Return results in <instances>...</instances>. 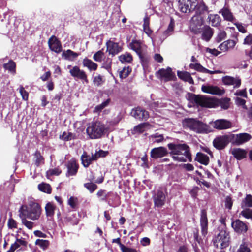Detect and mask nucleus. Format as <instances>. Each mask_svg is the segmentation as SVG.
Returning <instances> with one entry per match:
<instances>
[{"label": "nucleus", "instance_id": "f257e3e1", "mask_svg": "<svg viewBox=\"0 0 252 252\" xmlns=\"http://www.w3.org/2000/svg\"><path fill=\"white\" fill-rule=\"evenodd\" d=\"M168 147L173 159L177 162H189L192 161L190 148L186 144L169 143Z\"/></svg>", "mask_w": 252, "mask_h": 252}, {"label": "nucleus", "instance_id": "f03ea898", "mask_svg": "<svg viewBox=\"0 0 252 252\" xmlns=\"http://www.w3.org/2000/svg\"><path fill=\"white\" fill-rule=\"evenodd\" d=\"M19 216H24L33 220H37L40 218L41 208L39 204L31 203L30 207L22 205L19 210Z\"/></svg>", "mask_w": 252, "mask_h": 252}, {"label": "nucleus", "instance_id": "7ed1b4c3", "mask_svg": "<svg viewBox=\"0 0 252 252\" xmlns=\"http://www.w3.org/2000/svg\"><path fill=\"white\" fill-rule=\"evenodd\" d=\"M214 246L217 248L223 249L228 247L230 242V232L223 227L220 229L219 233L213 238Z\"/></svg>", "mask_w": 252, "mask_h": 252}, {"label": "nucleus", "instance_id": "20e7f679", "mask_svg": "<svg viewBox=\"0 0 252 252\" xmlns=\"http://www.w3.org/2000/svg\"><path fill=\"white\" fill-rule=\"evenodd\" d=\"M183 124L197 133H204L208 131L209 126L207 125L194 119H186L184 121Z\"/></svg>", "mask_w": 252, "mask_h": 252}, {"label": "nucleus", "instance_id": "39448f33", "mask_svg": "<svg viewBox=\"0 0 252 252\" xmlns=\"http://www.w3.org/2000/svg\"><path fill=\"white\" fill-rule=\"evenodd\" d=\"M106 128L104 125L99 122L92 123L86 129V132L91 139L100 138L105 133Z\"/></svg>", "mask_w": 252, "mask_h": 252}, {"label": "nucleus", "instance_id": "423d86ee", "mask_svg": "<svg viewBox=\"0 0 252 252\" xmlns=\"http://www.w3.org/2000/svg\"><path fill=\"white\" fill-rule=\"evenodd\" d=\"M194 11L197 15H194L192 17L191 20L192 22L197 26H200L203 24V17L202 15L208 12V7L203 2L200 3L196 2V6Z\"/></svg>", "mask_w": 252, "mask_h": 252}, {"label": "nucleus", "instance_id": "0eeeda50", "mask_svg": "<svg viewBox=\"0 0 252 252\" xmlns=\"http://www.w3.org/2000/svg\"><path fill=\"white\" fill-rule=\"evenodd\" d=\"M189 100L191 102L201 107L208 108L213 107V104L210 99L201 95L190 94Z\"/></svg>", "mask_w": 252, "mask_h": 252}, {"label": "nucleus", "instance_id": "6e6552de", "mask_svg": "<svg viewBox=\"0 0 252 252\" xmlns=\"http://www.w3.org/2000/svg\"><path fill=\"white\" fill-rule=\"evenodd\" d=\"M230 139V136L226 135L217 137L213 141V146L218 150H222L228 144Z\"/></svg>", "mask_w": 252, "mask_h": 252}, {"label": "nucleus", "instance_id": "1a4fd4ad", "mask_svg": "<svg viewBox=\"0 0 252 252\" xmlns=\"http://www.w3.org/2000/svg\"><path fill=\"white\" fill-rule=\"evenodd\" d=\"M230 137L232 143L236 145H242L249 141L252 138L251 135L247 133L232 134Z\"/></svg>", "mask_w": 252, "mask_h": 252}, {"label": "nucleus", "instance_id": "9d476101", "mask_svg": "<svg viewBox=\"0 0 252 252\" xmlns=\"http://www.w3.org/2000/svg\"><path fill=\"white\" fill-rule=\"evenodd\" d=\"M231 225L234 231L238 234H243L248 230L246 224L239 219L232 220Z\"/></svg>", "mask_w": 252, "mask_h": 252}, {"label": "nucleus", "instance_id": "9b49d317", "mask_svg": "<svg viewBox=\"0 0 252 252\" xmlns=\"http://www.w3.org/2000/svg\"><path fill=\"white\" fill-rule=\"evenodd\" d=\"M222 81L225 85L233 86L234 88L240 87L241 84V80L239 76L234 77L230 76H225L222 78Z\"/></svg>", "mask_w": 252, "mask_h": 252}, {"label": "nucleus", "instance_id": "f8f14e48", "mask_svg": "<svg viewBox=\"0 0 252 252\" xmlns=\"http://www.w3.org/2000/svg\"><path fill=\"white\" fill-rule=\"evenodd\" d=\"M153 198L156 207L160 208L165 204V195L161 190L155 191L153 195Z\"/></svg>", "mask_w": 252, "mask_h": 252}, {"label": "nucleus", "instance_id": "ddd939ff", "mask_svg": "<svg viewBox=\"0 0 252 252\" xmlns=\"http://www.w3.org/2000/svg\"><path fill=\"white\" fill-rule=\"evenodd\" d=\"M200 226L202 236L205 238L208 232V219L206 211L204 209L202 210L201 211Z\"/></svg>", "mask_w": 252, "mask_h": 252}, {"label": "nucleus", "instance_id": "4468645a", "mask_svg": "<svg viewBox=\"0 0 252 252\" xmlns=\"http://www.w3.org/2000/svg\"><path fill=\"white\" fill-rule=\"evenodd\" d=\"M211 124L214 128L219 130L228 129L232 126L231 123L225 119L217 120Z\"/></svg>", "mask_w": 252, "mask_h": 252}, {"label": "nucleus", "instance_id": "2eb2a0df", "mask_svg": "<svg viewBox=\"0 0 252 252\" xmlns=\"http://www.w3.org/2000/svg\"><path fill=\"white\" fill-rule=\"evenodd\" d=\"M168 154L167 149L163 147H159L152 149L150 152L151 158L154 159L161 158L167 156Z\"/></svg>", "mask_w": 252, "mask_h": 252}, {"label": "nucleus", "instance_id": "dca6fc26", "mask_svg": "<svg viewBox=\"0 0 252 252\" xmlns=\"http://www.w3.org/2000/svg\"><path fill=\"white\" fill-rule=\"evenodd\" d=\"M69 72L73 77L88 82L86 73L83 70L80 69L79 67L77 66H74L70 69Z\"/></svg>", "mask_w": 252, "mask_h": 252}, {"label": "nucleus", "instance_id": "f3484780", "mask_svg": "<svg viewBox=\"0 0 252 252\" xmlns=\"http://www.w3.org/2000/svg\"><path fill=\"white\" fill-rule=\"evenodd\" d=\"M66 166L67 171L65 175L67 177L76 175L78 171V165L74 160L72 159L70 160Z\"/></svg>", "mask_w": 252, "mask_h": 252}, {"label": "nucleus", "instance_id": "a211bd4d", "mask_svg": "<svg viewBox=\"0 0 252 252\" xmlns=\"http://www.w3.org/2000/svg\"><path fill=\"white\" fill-rule=\"evenodd\" d=\"M131 114L135 119L140 120H146L149 118L148 112L140 108L133 109L131 112Z\"/></svg>", "mask_w": 252, "mask_h": 252}, {"label": "nucleus", "instance_id": "6ab92c4d", "mask_svg": "<svg viewBox=\"0 0 252 252\" xmlns=\"http://www.w3.org/2000/svg\"><path fill=\"white\" fill-rule=\"evenodd\" d=\"M157 74L158 77L165 81H169L173 77V73L170 67L166 69H161L158 71Z\"/></svg>", "mask_w": 252, "mask_h": 252}, {"label": "nucleus", "instance_id": "aec40b11", "mask_svg": "<svg viewBox=\"0 0 252 252\" xmlns=\"http://www.w3.org/2000/svg\"><path fill=\"white\" fill-rule=\"evenodd\" d=\"M107 51L109 52V55L112 56L118 54L121 51V47L118 43L109 40L106 43Z\"/></svg>", "mask_w": 252, "mask_h": 252}, {"label": "nucleus", "instance_id": "412c9836", "mask_svg": "<svg viewBox=\"0 0 252 252\" xmlns=\"http://www.w3.org/2000/svg\"><path fill=\"white\" fill-rule=\"evenodd\" d=\"M50 49L56 52L59 53L62 51V45L60 41L55 37H51L48 41Z\"/></svg>", "mask_w": 252, "mask_h": 252}, {"label": "nucleus", "instance_id": "4be33fe9", "mask_svg": "<svg viewBox=\"0 0 252 252\" xmlns=\"http://www.w3.org/2000/svg\"><path fill=\"white\" fill-rule=\"evenodd\" d=\"M202 91L205 93L221 95L224 93V91L217 86L203 85L201 87Z\"/></svg>", "mask_w": 252, "mask_h": 252}, {"label": "nucleus", "instance_id": "5701e85b", "mask_svg": "<svg viewBox=\"0 0 252 252\" xmlns=\"http://www.w3.org/2000/svg\"><path fill=\"white\" fill-rule=\"evenodd\" d=\"M174 29V22L173 19H171L170 22L168 26L167 29L164 31L160 37L161 42L164 40L166 38L173 34Z\"/></svg>", "mask_w": 252, "mask_h": 252}, {"label": "nucleus", "instance_id": "b1692460", "mask_svg": "<svg viewBox=\"0 0 252 252\" xmlns=\"http://www.w3.org/2000/svg\"><path fill=\"white\" fill-rule=\"evenodd\" d=\"M131 49L135 51L142 62L144 59L142 55L141 43L139 41L133 40L129 44Z\"/></svg>", "mask_w": 252, "mask_h": 252}, {"label": "nucleus", "instance_id": "393cba45", "mask_svg": "<svg viewBox=\"0 0 252 252\" xmlns=\"http://www.w3.org/2000/svg\"><path fill=\"white\" fill-rule=\"evenodd\" d=\"M232 154L238 160H241L246 158L247 151L241 148H234L231 151Z\"/></svg>", "mask_w": 252, "mask_h": 252}, {"label": "nucleus", "instance_id": "a878e982", "mask_svg": "<svg viewBox=\"0 0 252 252\" xmlns=\"http://www.w3.org/2000/svg\"><path fill=\"white\" fill-rule=\"evenodd\" d=\"M177 75L178 77L186 82H189L190 84H193L194 81L191 77V74L187 71H177Z\"/></svg>", "mask_w": 252, "mask_h": 252}, {"label": "nucleus", "instance_id": "bb28decb", "mask_svg": "<svg viewBox=\"0 0 252 252\" xmlns=\"http://www.w3.org/2000/svg\"><path fill=\"white\" fill-rule=\"evenodd\" d=\"M188 0H179V8L180 11L183 13H189L193 11L194 10L189 8V6L188 5Z\"/></svg>", "mask_w": 252, "mask_h": 252}, {"label": "nucleus", "instance_id": "cd10ccee", "mask_svg": "<svg viewBox=\"0 0 252 252\" xmlns=\"http://www.w3.org/2000/svg\"><path fill=\"white\" fill-rule=\"evenodd\" d=\"M195 160L202 164L207 165L209 162V158L205 154L199 152L196 154Z\"/></svg>", "mask_w": 252, "mask_h": 252}, {"label": "nucleus", "instance_id": "c85d7f7f", "mask_svg": "<svg viewBox=\"0 0 252 252\" xmlns=\"http://www.w3.org/2000/svg\"><path fill=\"white\" fill-rule=\"evenodd\" d=\"M82 63L84 67L88 68L90 71L97 69V64L87 58L83 60Z\"/></svg>", "mask_w": 252, "mask_h": 252}, {"label": "nucleus", "instance_id": "c756f323", "mask_svg": "<svg viewBox=\"0 0 252 252\" xmlns=\"http://www.w3.org/2000/svg\"><path fill=\"white\" fill-rule=\"evenodd\" d=\"M241 206L243 209L252 207V195L247 194L245 197L242 199Z\"/></svg>", "mask_w": 252, "mask_h": 252}, {"label": "nucleus", "instance_id": "7c9ffc66", "mask_svg": "<svg viewBox=\"0 0 252 252\" xmlns=\"http://www.w3.org/2000/svg\"><path fill=\"white\" fill-rule=\"evenodd\" d=\"M79 55V53L74 52L71 50L64 51V59L70 61H74Z\"/></svg>", "mask_w": 252, "mask_h": 252}, {"label": "nucleus", "instance_id": "2f4dec72", "mask_svg": "<svg viewBox=\"0 0 252 252\" xmlns=\"http://www.w3.org/2000/svg\"><path fill=\"white\" fill-rule=\"evenodd\" d=\"M82 163L85 167H88L93 161L92 156L88 155L87 153L84 152L81 157Z\"/></svg>", "mask_w": 252, "mask_h": 252}, {"label": "nucleus", "instance_id": "473e14b6", "mask_svg": "<svg viewBox=\"0 0 252 252\" xmlns=\"http://www.w3.org/2000/svg\"><path fill=\"white\" fill-rule=\"evenodd\" d=\"M46 215L48 218H52L55 212L56 207L52 202H48L45 207Z\"/></svg>", "mask_w": 252, "mask_h": 252}, {"label": "nucleus", "instance_id": "72a5a7b5", "mask_svg": "<svg viewBox=\"0 0 252 252\" xmlns=\"http://www.w3.org/2000/svg\"><path fill=\"white\" fill-rule=\"evenodd\" d=\"M3 66L5 70L13 75L16 73V63L13 61L9 60L8 63H4Z\"/></svg>", "mask_w": 252, "mask_h": 252}, {"label": "nucleus", "instance_id": "f704fd0d", "mask_svg": "<svg viewBox=\"0 0 252 252\" xmlns=\"http://www.w3.org/2000/svg\"><path fill=\"white\" fill-rule=\"evenodd\" d=\"M208 19L212 26L216 27L220 24V19L218 14H210Z\"/></svg>", "mask_w": 252, "mask_h": 252}, {"label": "nucleus", "instance_id": "c9c22d12", "mask_svg": "<svg viewBox=\"0 0 252 252\" xmlns=\"http://www.w3.org/2000/svg\"><path fill=\"white\" fill-rule=\"evenodd\" d=\"M213 34V32L212 29L209 27H207L203 31L202 38L206 41H208L211 38Z\"/></svg>", "mask_w": 252, "mask_h": 252}, {"label": "nucleus", "instance_id": "e433bc0d", "mask_svg": "<svg viewBox=\"0 0 252 252\" xmlns=\"http://www.w3.org/2000/svg\"><path fill=\"white\" fill-rule=\"evenodd\" d=\"M62 173V169L58 168H51L46 171V176L48 179H50L51 176H58Z\"/></svg>", "mask_w": 252, "mask_h": 252}, {"label": "nucleus", "instance_id": "4c0bfd02", "mask_svg": "<svg viewBox=\"0 0 252 252\" xmlns=\"http://www.w3.org/2000/svg\"><path fill=\"white\" fill-rule=\"evenodd\" d=\"M119 59L120 61L123 63H130L133 59L132 55L128 52H126L125 53L120 55L119 57Z\"/></svg>", "mask_w": 252, "mask_h": 252}, {"label": "nucleus", "instance_id": "58836bf2", "mask_svg": "<svg viewBox=\"0 0 252 252\" xmlns=\"http://www.w3.org/2000/svg\"><path fill=\"white\" fill-rule=\"evenodd\" d=\"M38 189L43 192L50 194L51 193L52 189L49 184L45 183H41L38 186Z\"/></svg>", "mask_w": 252, "mask_h": 252}, {"label": "nucleus", "instance_id": "ea45409f", "mask_svg": "<svg viewBox=\"0 0 252 252\" xmlns=\"http://www.w3.org/2000/svg\"><path fill=\"white\" fill-rule=\"evenodd\" d=\"M148 125L147 123H142L134 127L132 132L133 134L142 133L145 131V128Z\"/></svg>", "mask_w": 252, "mask_h": 252}, {"label": "nucleus", "instance_id": "a19ab883", "mask_svg": "<svg viewBox=\"0 0 252 252\" xmlns=\"http://www.w3.org/2000/svg\"><path fill=\"white\" fill-rule=\"evenodd\" d=\"M150 140L154 143H159L163 141L164 136L163 134H158L156 133L153 134L149 136Z\"/></svg>", "mask_w": 252, "mask_h": 252}, {"label": "nucleus", "instance_id": "79ce46f5", "mask_svg": "<svg viewBox=\"0 0 252 252\" xmlns=\"http://www.w3.org/2000/svg\"><path fill=\"white\" fill-rule=\"evenodd\" d=\"M224 203L225 208L229 211L232 209L233 203V200L230 195L226 196L224 199Z\"/></svg>", "mask_w": 252, "mask_h": 252}, {"label": "nucleus", "instance_id": "37998d69", "mask_svg": "<svg viewBox=\"0 0 252 252\" xmlns=\"http://www.w3.org/2000/svg\"><path fill=\"white\" fill-rule=\"evenodd\" d=\"M20 216V218L21 219L22 224L23 225H24L29 229H30V230L32 229L33 227V225H34L33 222L28 220L26 219V218H27V217H25L24 216Z\"/></svg>", "mask_w": 252, "mask_h": 252}, {"label": "nucleus", "instance_id": "c03bdc74", "mask_svg": "<svg viewBox=\"0 0 252 252\" xmlns=\"http://www.w3.org/2000/svg\"><path fill=\"white\" fill-rule=\"evenodd\" d=\"M222 15L224 18L229 21H232L233 20V16L232 13L226 8L222 10Z\"/></svg>", "mask_w": 252, "mask_h": 252}, {"label": "nucleus", "instance_id": "a18cd8bd", "mask_svg": "<svg viewBox=\"0 0 252 252\" xmlns=\"http://www.w3.org/2000/svg\"><path fill=\"white\" fill-rule=\"evenodd\" d=\"M240 215L247 219L252 220V209L250 208H244L240 213Z\"/></svg>", "mask_w": 252, "mask_h": 252}, {"label": "nucleus", "instance_id": "49530a36", "mask_svg": "<svg viewBox=\"0 0 252 252\" xmlns=\"http://www.w3.org/2000/svg\"><path fill=\"white\" fill-rule=\"evenodd\" d=\"M131 71V69L129 66L127 67H124L123 69L120 71L119 72L120 77L121 79L126 78L128 76Z\"/></svg>", "mask_w": 252, "mask_h": 252}, {"label": "nucleus", "instance_id": "de8ad7c7", "mask_svg": "<svg viewBox=\"0 0 252 252\" xmlns=\"http://www.w3.org/2000/svg\"><path fill=\"white\" fill-rule=\"evenodd\" d=\"M112 60L110 58H107L104 60L102 63V67L106 69L108 71L111 68Z\"/></svg>", "mask_w": 252, "mask_h": 252}, {"label": "nucleus", "instance_id": "09e8293b", "mask_svg": "<svg viewBox=\"0 0 252 252\" xmlns=\"http://www.w3.org/2000/svg\"><path fill=\"white\" fill-rule=\"evenodd\" d=\"M110 193L111 192L106 193V191L105 190H100L97 192V195L99 197H101V200L105 201Z\"/></svg>", "mask_w": 252, "mask_h": 252}, {"label": "nucleus", "instance_id": "8fccbe9b", "mask_svg": "<svg viewBox=\"0 0 252 252\" xmlns=\"http://www.w3.org/2000/svg\"><path fill=\"white\" fill-rule=\"evenodd\" d=\"M84 186L91 193L94 192L97 188V185L92 182L85 183Z\"/></svg>", "mask_w": 252, "mask_h": 252}, {"label": "nucleus", "instance_id": "3c124183", "mask_svg": "<svg viewBox=\"0 0 252 252\" xmlns=\"http://www.w3.org/2000/svg\"><path fill=\"white\" fill-rule=\"evenodd\" d=\"M103 56V52L101 50H99L94 55L93 59L96 62H100L102 61Z\"/></svg>", "mask_w": 252, "mask_h": 252}, {"label": "nucleus", "instance_id": "603ef678", "mask_svg": "<svg viewBox=\"0 0 252 252\" xmlns=\"http://www.w3.org/2000/svg\"><path fill=\"white\" fill-rule=\"evenodd\" d=\"M110 99H108L105 101L103 102L101 104L97 105L95 107V110L96 112H99L101 111L103 108H104L105 107H106L110 102Z\"/></svg>", "mask_w": 252, "mask_h": 252}, {"label": "nucleus", "instance_id": "864d4df0", "mask_svg": "<svg viewBox=\"0 0 252 252\" xmlns=\"http://www.w3.org/2000/svg\"><path fill=\"white\" fill-rule=\"evenodd\" d=\"M77 201V198L71 196L68 200L67 203L72 208L74 209L76 206Z\"/></svg>", "mask_w": 252, "mask_h": 252}, {"label": "nucleus", "instance_id": "5fc2aeb1", "mask_svg": "<svg viewBox=\"0 0 252 252\" xmlns=\"http://www.w3.org/2000/svg\"><path fill=\"white\" fill-rule=\"evenodd\" d=\"M235 102L237 105L242 106L243 108L246 110L248 109L246 105H245V100L240 97H237L235 99Z\"/></svg>", "mask_w": 252, "mask_h": 252}, {"label": "nucleus", "instance_id": "6e6d98bb", "mask_svg": "<svg viewBox=\"0 0 252 252\" xmlns=\"http://www.w3.org/2000/svg\"><path fill=\"white\" fill-rule=\"evenodd\" d=\"M189 67L191 69H193L201 72H202V71L204 67L201 64L198 63H190L189 65Z\"/></svg>", "mask_w": 252, "mask_h": 252}, {"label": "nucleus", "instance_id": "4d7b16f0", "mask_svg": "<svg viewBox=\"0 0 252 252\" xmlns=\"http://www.w3.org/2000/svg\"><path fill=\"white\" fill-rule=\"evenodd\" d=\"M19 92L23 99L24 100H27L28 99V93L25 90L23 86H20Z\"/></svg>", "mask_w": 252, "mask_h": 252}, {"label": "nucleus", "instance_id": "13d9d810", "mask_svg": "<svg viewBox=\"0 0 252 252\" xmlns=\"http://www.w3.org/2000/svg\"><path fill=\"white\" fill-rule=\"evenodd\" d=\"M226 36V33L224 31H220L217 36V41L218 42H220L222 40H224Z\"/></svg>", "mask_w": 252, "mask_h": 252}, {"label": "nucleus", "instance_id": "bf43d9fd", "mask_svg": "<svg viewBox=\"0 0 252 252\" xmlns=\"http://www.w3.org/2000/svg\"><path fill=\"white\" fill-rule=\"evenodd\" d=\"M35 243L36 245H38L42 247L43 249H45L47 247L48 242L45 240L37 239Z\"/></svg>", "mask_w": 252, "mask_h": 252}, {"label": "nucleus", "instance_id": "052dcab7", "mask_svg": "<svg viewBox=\"0 0 252 252\" xmlns=\"http://www.w3.org/2000/svg\"><path fill=\"white\" fill-rule=\"evenodd\" d=\"M235 95L243 96L244 98H247L246 89L237 90L234 94Z\"/></svg>", "mask_w": 252, "mask_h": 252}, {"label": "nucleus", "instance_id": "680f3d73", "mask_svg": "<svg viewBox=\"0 0 252 252\" xmlns=\"http://www.w3.org/2000/svg\"><path fill=\"white\" fill-rule=\"evenodd\" d=\"M250 249L245 244H241L236 252H250Z\"/></svg>", "mask_w": 252, "mask_h": 252}, {"label": "nucleus", "instance_id": "e2e57ef3", "mask_svg": "<svg viewBox=\"0 0 252 252\" xmlns=\"http://www.w3.org/2000/svg\"><path fill=\"white\" fill-rule=\"evenodd\" d=\"M8 226L10 228H17V223L14 220L10 218L8 221Z\"/></svg>", "mask_w": 252, "mask_h": 252}, {"label": "nucleus", "instance_id": "0e129e2a", "mask_svg": "<svg viewBox=\"0 0 252 252\" xmlns=\"http://www.w3.org/2000/svg\"><path fill=\"white\" fill-rule=\"evenodd\" d=\"M230 100V98H226L222 100V102L221 103V107L224 109H228L229 106Z\"/></svg>", "mask_w": 252, "mask_h": 252}, {"label": "nucleus", "instance_id": "69168bd1", "mask_svg": "<svg viewBox=\"0 0 252 252\" xmlns=\"http://www.w3.org/2000/svg\"><path fill=\"white\" fill-rule=\"evenodd\" d=\"M244 44L250 45L252 44V35L250 34L244 39Z\"/></svg>", "mask_w": 252, "mask_h": 252}, {"label": "nucleus", "instance_id": "338daca9", "mask_svg": "<svg viewBox=\"0 0 252 252\" xmlns=\"http://www.w3.org/2000/svg\"><path fill=\"white\" fill-rule=\"evenodd\" d=\"M102 81V76L100 75H99L97 76L94 77L93 79V82L97 86H99L101 84Z\"/></svg>", "mask_w": 252, "mask_h": 252}, {"label": "nucleus", "instance_id": "774afa93", "mask_svg": "<svg viewBox=\"0 0 252 252\" xmlns=\"http://www.w3.org/2000/svg\"><path fill=\"white\" fill-rule=\"evenodd\" d=\"M188 5L189 8L195 10L196 6L197 0H188Z\"/></svg>", "mask_w": 252, "mask_h": 252}]
</instances>
